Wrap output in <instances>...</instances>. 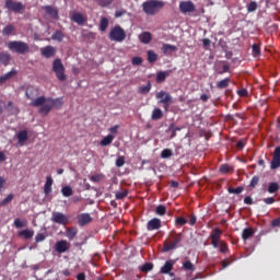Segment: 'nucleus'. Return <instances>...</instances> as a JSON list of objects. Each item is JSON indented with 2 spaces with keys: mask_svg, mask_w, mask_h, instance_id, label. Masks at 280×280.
<instances>
[{
  "mask_svg": "<svg viewBox=\"0 0 280 280\" xmlns=\"http://www.w3.org/2000/svg\"><path fill=\"white\" fill-rule=\"evenodd\" d=\"M25 95L28 100H32L30 106L39 108V115L47 117L51 113L52 108H62V98H52V97H38V89L34 86H28L26 89Z\"/></svg>",
  "mask_w": 280,
  "mask_h": 280,
  "instance_id": "1",
  "label": "nucleus"
},
{
  "mask_svg": "<svg viewBox=\"0 0 280 280\" xmlns=\"http://www.w3.org/2000/svg\"><path fill=\"white\" fill-rule=\"evenodd\" d=\"M183 242V233H176L172 231L168 237L164 241L162 253H170V250H176L178 245Z\"/></svg>",
  "mask_w": 280,
  "mask_h": 280,
  "instance_id": "2",
  "label": "nucleus"
},
{
  "mask_svg": "<svg viewBox=\"0 0 280 280\" xmlns=\"http://www.w3.org/2000/svg\"><path fill=\"white\" fill-rule=\"evenodd\" d=\"M163 8H165V2L161 0H149L142 3L144 14H148L149 16H154V14H158Z\"/></svg>",
  "mask_w": 280,
  "mask_h": 280,
  "instance_id": "3",
  "label": "nucleus"
},
{
  "mask_svg": "<svg viewBox=\"0 0 280 280\" xmlns=\"http://www.w3.org/2000/svg\"><path fill=\"white\" fill-rule=\"evenodd\" d=\"M9 51L13 54H19L20 56H25V54H30V44L23 40H12L7 44Z\"/></svg>",
  "mask_w": 280,
  "mask_h": 280,
  "instance_id": "4",
  "label": "nucleus"
},
{
  "mask_svg": "<svg viewBox=\"0 0 280 280\" xmlns=\"http://www.w3.org/2000/svg\"><path fill=\"white\" fill-rule=\"evenodd\" d=\"M67 69L65 68V65L62 63V59L56 58L52 61V72L55 73L57 80L59 82H65L67 80V74H66Z\"/></svg>",
  "mask_w": 280,
  "mask_h": 280,
  "instance_id": "5",
  "label": "nucleus"
},
{
  "mask_svg": "<svg viewBox=\"0 0 280 280\" xmlns=\"http://www.w3.org/2000/svg\"><path fill=\"white\" fill-rule=\"evenodd\" d=\"M156 100L159 101V104H163L164 110L167 113L170 110V106L174 104V98H172V95L165 91H160L155 94Z\"/></svg>",
  "mask_w": 280,
  "mask_h": 280,
  "instance_id": "6",
  "label": "nucleus"
},
{
  "mask_svg": "<svg viewBox=\"0 0 280 280\" xmlns=\"http://www.w3.org/2000/svg\"><path fill=\"white\" fill-rule=\"evenodd\" d=\"M109 40H115L116 43L126 40V31L121 26L116 25L109 32Z\"/></svg>",
  "mask_w": 280,
  "mask_h": 280,
  "instance_id": "7",
  "label": "nucleus"
},
{
  "mask_svg": "<svg viewBox=\"0 0 280 280\" xmlns=\"http://www.w3.org/2000/svg\"><path fill=\"white\" fill-rule=\"evenodd\" d=\"M4 8L15 13L25 11V4L21 2H15L14 0H5Z\"/></svg>",
  "mask_w": 280,
  "mask_h": 280,
  "instance_id": "8",
  "label": "nucleus"
},
{
  "mask_svg": "<svg viewBox=\"0 0 280 280\" xmlns=\"http://www.w3.org/2000/svg\"><path fill=\"white\" fill-rule=\"evenodd\" d=\"M50 220L54 224H61V226H67V224H69V215H66L62 212H52Z\"/></svg>",
  "mask_w": 280,
  "mask_h": 280,
  "instance_id": "9",
  "label": "nucleus"
},
{
  "mask_svg": "<svg viewBox=\"0 0 280 280\" xmlns=\"http://www.w3.org/2000/svg\"><path fill=\"white\" fill-rule=\"evenodd\" d=\"M179 12L182 14H189L191 12H196V4H194L190 0L180 1L179 2Z\"/></svg>",
  "mask_w": 280,
  "mask_h": 280,
  "instance_id": "10",
  "label": "nucleus"
},
{
  "mask_svg": "<svg viewBox=\"0 0 280 280\" xmlns=\"http://www.w3.org/2000/svg\"><path fill=\"white\" fill-rule=\"evenodd\" d=\"M220 237H222V230H220L219 228H215L210 235L211 245L213 246V248L220 247V242H222Z\"/></svg>",
  "mask_w": 280,
  "mask_h": 280,
  "instance_id": "11",
  "label": "nucleus"
},
{
  "mask_svg": "<svg viewBox=\"0 0 280 280\" xmlns=\"http://www.w3.org/2000/svg\"><path fill=\"white\" fill-rule=\"evenodd\" d=\"M280 167V147H276L270 163V170H279Z\"/></svg>",
  "mask_w": 280,
  "mask_h": 280,
  "instance_id": "12",
  "label": "nucleus"
},
{
  "mask_svg": "<svg viewBox=\"0 0 280 280\" xmlns=\"http://www.w3.org/2000/svg\"><path fill=\"white\" fill-rule=\"evenodd\" d=\"M69 248H71V245L66 240L58 241L55 244L56 253H60V254L67 253V250H69Z\"/></svg>",
  "mask_w": 280,
  "mask_h": 280,
  "instance_id": "13",
  "label": "nucleus"
},
{
  "mask_svg": "<svg viewBox=\"0 0 280 280\" xmlns=\"http://www.w3.org/2000/svg\"><path fill=\"white\" fill-rule=\"evenodd\" d=\"M40 54L44 58H54V56H56V47L45 46L40 48Z\"/></svg>",
  "mask_w": 280,
  "mask_h": 280,
  "instance_id": "14",
  "label": "nucleus"
},
{
  "mask_svg": "<svg viewBox=\"0 0 280 280\" xmlns=\"http://www.w3.org/2000/svg\"><path fill=\"white\" fill-rule=\"evenodd\" d=\"M161 229V219L153 218L147 223V230L148 231H159Z\"/></svg>",
  "mask_w": 280,
  "mask_h": 280,
  "instance_id": "15",
  "label": "nucleus"
},
{
  "mask_svg": "<svg viewBox=\"0 0 280 280\" xmlns=\"http://www.w3.org/2000/svg\"><path fill=\"white\" fill-rule=\"evenodd\" d=\"M78 222L80 226H86V224H91L93 222V218L89 213H82L78 215Z\"/></svg>",
  "mask_w": 280,
  "mask_h": 280,
  "instance_id": "16",
  "label": "nucleus"
},
{
  "mask_svg": "<svg viewBox=\"0 0 280 280\" xmlns=\"http://www.w3.org/2000/svg\"><path fill=\"white\" fill-rule=\"evenodd\" d=\"M140 43H142L143 45H150V43H152V33L145 31L142 32L139 36H138Z\"/></svg>",
  "mask_w": 280,
  "mask_h": 280,
  "instance_id": "17",
  "label": "nucleus"
},
{
  "mask_svg": "<svg viewBox=\"0 0 280 280\" xmlns=\"http://www.w3.org/2000/svg\"><path fill=\"white\" fill-rule=\"evenodd\" d=\"M177 50H178V47L172 44H163L162 46V51L164 56H172V54H174V51H177Z\"/></svg>",
  "mask_w": 280,
  "mask_h": 280,
  "instance_id": "18",
  "label": "nucleus"
},
{
  "mask_svg": "<svg viewBox=\"0 0 280 280\" xmlns=\"http://www.w3.org/2000/svg\"><path fill=\"white\" fill-rule=\"evenodd\" d=\"M71 19L78 25H83L84 23H86V16H84V14L82 13H73Z\"/></svg>",
  "mask_w": 280,
  "mask_h": 280,
  "instance_id": "19",
  "label": "nucleus"
},
{
  "mask_svg": "<svg viewBox=\"0 0 280 280\" xmlns=\"http://www.w3.org/2000/svg\"><path fill=\"white\" fill-rule=\"evenodd\" d=\"M174 270V262L172 260L165 261L164 266L161 268L160 272L162 275H170V272Z\"/></svg>",
  "mask_w": 280,
  "mask_h": 280,
  "instance_id": "20",
  "label": "nucleus"
},
{
  "mask_svg": "<svg viewBox=\"0 0 280 280\" xmlns=\"http://www.w3.org/2000/svg\"><path fill=\"white\" fill-rule=\"evenodd\" d=\"M54 185V178L51 176H48L46 178V183L44 185V194L45 196H49L51 194V186Z\"/></svg>",
  "mask_w": 280,
  "mask_h": 280,
  "instance_id": "21",
  "label": "nucleus"
},
{
  "mask_svg": "<svg viewBox=\"0 0 280 280\" xmlns=\"http://www.w3.org/2000/svg\"><path fill=\"white\" fill-rule=\"evenodd\" d=\"M170 73H172V70L158 72V74H156V82H158V84H161V82H165V80L167 78H170Z\"/></svg>",
  "mask_w": 280,
  "mask_h": 280,
  "instance_id": "22",
  "label": "nucleus"
},
{
  "mask_svg": "<svg viewBox=\"0 0 280 280\" xmlns=\"http://www.w3.org/2000/svg\"><path fill=\"white\" fill-rule=\"evenodd\" d=\"M43 10H45L46 14L51 16V19L58 20V10L54 9L51 5L43 7Z\"/></svg>",
  "mask_w": 280,
  "mask_h": 280,
  "instance_id": "23",
  "label": "nucleus"
},
{
  "mask_svg": "<svg viewBox=\"0 0 280 280\" xmlns=\"http://www.w3.org/2000/svg\"><path fill=\"white\" fill-rule=\"evenodd\" d=\"M14 75H16V70L12 69L11 71H9L5 74H3L2 77H0V84H5V82H8V80L14 78Z\"/></svg>",
  "mask_w": 280,
  "mask_h": 280,
  "instance_id": "24",
  "label": "nucleus"
},
{
  "mask_svg": "<svg viewBox=\"0 0 280 280\" xmlns=\"http://www.w3.org/2000/svg\"><path fill=\"white\" fill-rule=\"evenodd\" d=\"M150 91H152V83L150 81H148L147 85H141L138 89V93H140V95H148Z\"/></svg>",
  "mask_w": 280,
  "mask_h": 280,
  "instance_id": "25",
  "label": "nucleus"
},
{
  "mask_svg": "<svg viewBox=\"0 0 280 280\" xmlns=\"http://www.w3.org/2000/svg\"><path fill=\"white\" fill-rule=\"evenodd\" d=\"M151 119L153 121H159V119H163V110H161V108L159 107L154 108L151 115Z\"/></svg>",
  "mask_w": 280,
  "mask_h": 280,
  "instance_id": "26",
  "label": "nucleus"
},
{
  "mask_svg": "<svg viewBox=\"0 0 280 280\" xmlns=\"http://www.w3.org/2000/svg\"><path fill=\"white\" fill-rule=\"evenodd\" d=\"M19 237H24V240H32L34 237V231L33 230H22L19 232Z\"/></svg>",
  "mask_w": 280,
  "mask_h": 280,
  "instance_id": "27",
  "label": "nucleus"
},
{
  "mask_svg": "<svg viewBox=\"0 0 280 280\" xmlns=\"http://www.w3.org/2000/svg\"><path fill=\"white\" fill-rule=\"evenodd\" d=\"M11 59H12V56H10V54L8 52L0 54V65H4V67H8Z\"/></svg>",
  "mask_w": 280,
  "mask_h": 280,
  "instance_id": "28",
  "label": "nucleus"
},
{
  "mask_svg": "<svg viewBox=\"0 0 280 280\" xmlns=\"http://www.w3.org/2000/svg\"><path fill=\"white\" fill-rule=\"evenodd\" d=\"M51 40H57V43H62V40H65V33L62 31H56L51 35Z\"/></svg>",
  "mask_w": 280,
  "mask_h": 280,
  "instance_id": "29",
  "label": "nucleus"
},
{
  "mask_svg": "<svg viewBox=\"0 0 280 280\" xmlns=\"http://www.w3.org/2000/svg\"><path fill=\"white\" fill-rule=\"evenodd\" d=\"M253 235H255V230H253V228H247L243 231L242 238L246 242V240H250Z\"/></svg>",
  "mask_w": 280,
  "mask_h": 280,
  "instance_id": "30",
  "label": "nucleus"
},
{
  "mask_svg": "<svg viewBox=\"0 0 280 280\" xmlns=\"http://www.w3.org/2000/svg\"><path fill=\"white\" fill-rule=\"evenodd\" d=\"M279 189H280L279 183L271 182L268 185L267 191H268V194H277V191H279Z\"/></svg>",
  "mask_w": 280,
  "mask_h": 280,
  "instance_id": "31",
  "label": "nucleus"
},
{
  "mask_svg": "<svg viewBox=\"0 0 280 280\" xmlns=\"http://www.w3.org/2000/svg\"><path fill=\"white\" fill-rule=\"evenodd\" d=\"M78 235V229L75 228H67L66 230V236L68 240H73Z\"/></svg>",
  "mask_w": 280,
  "mask_h": 280,
  "instance_id": "32",
  "label": "nucleus"
},
{
  "mask_svg": "<svg viewBox=\"0 0 280 280\" xmlns=\"http://www.w3.org/2000/svg\"><path fill=\"white\" fill-rule=\"evenodd\" d=\"M147 56H148V62L152 63L159 60V55L154 52V50H148Z\"/></svg>",
  "mask_w": 280,
  "mask_h": 280,
  "instance_id": "33",
  "label": "nucleus"
},
{
  "mask_svg": "<svg viewBox=\"0 0 280 280\" xmlns=\"http://www.w3.org/2000/svg\"><path fill=\"white\" fill-rule=\"evenodd\" d=\"M252 54L254 58H259L261 56V47L259 46V44H254L252 46Z\"/></svg>",
  "mask_w": 280,
  "mask_h": 280,
  "instance_id": "34",
  "label": "nucleus"
},
{
  "mask_svg": "<svg viewBox=\"0 0 280 280\" xmlns=\"http://www.w3.org/2000/svg\"><path fill=\"white\" fill-rule=\"evenodd\" d=\"M229 84H231L230 78L222 79L217 83V89H228Z\"/></svg>",
  "mask_w": 280,
  "mask_h": 280,
  "instance_id": "35",
  "label": "nucleus"
},
{
  "mask_svg": "<svg viewBox=\"0 0 280 280\" xmlns=\"http://www.w3.org/2000/svg\"><path fill=\"white\" fill-rule=\"evenodd\" d=\"M27 139H28L27 130L24 129L18 133L19 143H25Z\"/></svg>",
  "mask_w": 280,
  "mask_h": 280,
  "instance_id": "36",
  "label": "nucleus"
},
{
  "mask_svg": "<svg viewBox=\"0 0 280 280\" xmlns=\"http://www.w3.org/2000/svg\"><path fill=\"white\" fill-rule=\"evenodd\" d=\"M128 196V189H120L115 192L116 200H124Z\"/></svg>",
  "mask_w": 280,
  "mask_h": 280,
  "instance_id": "37",
  "label": "nucleus"
},
{
  "mask_svg": "<svg viewBox=\"0 0 280 280\" xmlns=\"http://www.w3.org/2000/svg\"><path fill=\"white\" fill-rule=\"evenodd\" d=\"M11 34H14V25L9 24L3 27L2 35L3 36H11Z\"/></svg>",
  "mask_w": 280,
  "mask_h": 280,
  "instance_id": "38",
  "label": "nucleus"
},
{
  "mask_svg": "<svg viewBox=\"0 0 280 280\" xmlns=\"http://www.w3.org/2000/svg\"><path fill=\"white\" fill-rule=\"evenodd\" d=\"M114 139H115V136L108 135L101 140V145H103V147L110 145V143H113Z\"/></svg>",
  "mask_w": 280,
  "mask_h": 280,
  "instance_id": "39",
  "label": "nucleus"
},
{
  "mask_svg": "<svg viewBox=\"0 0 280 280\" xmlns=\"http://www.w3.org/2000/svg\"><path fill=\"white\" fill-rule=\"evenodd\" d=\"M61 194L65 198H70V196H73V188H71V186H65L61 189Z\"/></svg>",
  "mask_w": 280,
  "mask_h": 280,
  "instance_id": "40",
  "label": "nucleus"
},
{
  "mask_svg": "<svg viewBox=\"0 0 280 280\" xmlns=\"http://www.w3.org/2000/svg\"><path fill=\"white\" fill-rule=\"evenodd\" d=\"M182 130L180 127H176L174 124H171L168 127V132H171V139H174L176 137V132Z\"/></svg>",
  "mask_w": 280,
  "mask_h": 280,
  "instance_id": "41",
  "label": "nucleus"
},
{
  "mask_svg": "<svg viewBox=\"0 0 280 280\" xmlns=\"http://www.w3.org/2000/svg\"><path fill=\"white\" fill-rule=\"evenodd\" d=\"M219 172H220V174H229V172H233V168L229 164H222L219 167Z\"/></svg>",
  "mask_w": 280,
  "mask_h": 280,
  "instance_id": "42",
  "label": "nucleus"
},
{
  "mask_svg": "<svg viewBox=\"0 0 280 280\" xmlns=\"http://www.w3.org/2000/svg\"><path fill=\"white\" fill-rule=\"evenodd\" d=\"M141 272H151V270H154V264L152 262H145L141 268Z\"/></svg>",
  "mask_w": 280,
  "mask_h": 280,
  "instance_id": "43",
  "label": "nucleus"
},
{
  "mask_svg": "<svg viewBox=\"0 0 280 280\" xmlns=\"http://www.w3.org/2000/svg\"><path fill=\"white\" fill-rule=\"evenodd\" d=\"M184 270H188L189 272H194L196 270V267L194 266V262H190L189 260H186L183 264Z\"/></svg>",
  "mask_w": 280,
  "mask_h": 280,
  "instance_id": "44",
  "label": "nucleus"
},
{
  "mask_svg": "<svg viewBox=\"0 0 280 280\" xmlns=\"http://www.w3.org/2000/svg\"><path fill=\"white\" fill-rule=\"evenodd\" d=\"M171 156H174V151H172V149H164L161 152V159H171Z\"/></svg>",
  "mask_w": 280,
  "mask_h": 280,
  "instance_id": "45",
  "label": "nucleus"
},
{
  "mask_svg": "<svg viewBox=\"0 0 280 280\" xmlns=\"http://www.w3.org/2000/svg\"><path fill=\"white\" fill-rule=\"evenodd\" d=\"M14 200V195L13 194H9L1 202H0V207H7V205H10V202Z\"/></svg>",
  "mask_w": 280,
  "mask_h": 280,
  "instance_id": "46",
  "label": "nucleus"
},
{
  "mask_svg": "<svg viewBox=\"0 0 280 280\" xmlns=\"http://www.w3.org/2000/svg\"><path fill=\"white\" fill-rule=\"evenodd\" d=\"M156 215H165L167 213V208L163 205H159L155 209Z\"/></svg>",
  "mask_w": 280,
  "mask_h": 280,
  "instance_id": "47",
  "label": "nucleus"
},
{
  "mask_svg": "<svg viewBox=\"0 0 280 280\" xmlns=\"http://www.w3.org/2000/svg\"><path fill=\"white\" fill-rule=\"evenodd\" d=\"M218 248H219L220 253H222L223 255L229 253V245L224 241H221L219 243V247Z\"/></svg>",
  "mask_w": 280,
  "mask_h": 280,
  "instance_id": "48",
  "label": "nucleus"
},
{
  "mask_svg": "<svg viewBox=\"0 0 280 280\" xmlns=\"http://www.w3.org/2000/svg\"><path fill=\"white\" fill-rule=\"evenodd\" d=\"M100 30H101V32H106V30H108V19L103 18L101 20Z\"/></svg>",
  "mask_w": 280,
  "mask_h": 280,
  "instance_id": "49",
  "label": "nucleus"
},
{
  "mask_svg": "<svg viewBox=\"0 0 280 280\" xmlns=\"http://www.w3.org/2000/svg\"><path fill=\"white\" fill-rule=\"evenodd\" d=\"M228 191H229V194H236V195H240V194H242V191H244V186H238V187H236V188L229 187V188H228Z\"/></svg>",
  "mask_w": 280,
  "mask_h": 280,
  "instance_id": "50",
  "label": "nucleus"
},
{
  "mask_svg": "<svg viewBox=\"0 0 280 280\" xmlns=\"http://www.w3.org/2000/svg\"><path fill=\"white\" fill-rule=\"evenodd\" d=\"M124 165H126V158L120 155L116 160V167H124Z\"/></svg>",
  "mask_w": 280,
  "mask_h": 280,
  "instance_id": "51",
  "label": "nucleus"
},
{
  "mask_svg": "<svg viewBox=\"0 0 280 280\" xmlns=\"http://www.w3.org/2000/svg\"><path fill=\"white\" fill-rule=\"evenodd\" d=\"M185 224H187V219H185L183 217L175 219L176 226H185Z\"/></svg>",
  "mask_w": 280,
  "mask_h": 280,
  "instance_id": "52",
  "label": "nucleus"
},
{
  "mask_svg": "<svg viewBox=\"0 0 280 280\" xmlns=\"http://www.w3.org/2000/svg\"><path fill=\"white\" fill-rule=\"evenodd\" d=\"M143 63V58L141 57H133L131 59V65H133V67H139V65Z\"/></svg>",
  "mask_w": 280,
  "mask_h": 280,
  "instance_id": "53",
  "label": "nucleus"
},
{
  "mask_svg": "<svg viewBox=\"0 0 280 280\" xmlns=\"http://www.w3.org/2000/svg\"><path fill=\"white\" fill-rule=\"evenodd\" d=\"M257 8H258L257 2L252 1L247 4V12H255Z\"/></svg>",
  "mask_w": 280,
  "mask_h": 280,
  "instance_id": "54",
  "label": "nucleus"
},
{
  "mask_svg": "<svg viewBox=\"0 0 280 280\" xmlns=\"http://www.w3.org/2000/svg\"><path fill=\"white\" fill-rule=\"evenodd\" d=\"M101 8H108L113 3V0H97Z\"/></svg>",
  "mask_w": 280,
  "mask_h": 280,
  "instance_id": "55",
  "label": "nucleus"
},
{
  "mask_svg": "<svg viewBox=\"0 0 280 280\" xmlns=\"http://www.w3.org/2000/svg\"><path fill=\"white\" fill-rule=\"evenodd\" d=\"M257 185H259V176L255 175V176L252 178L249 186L253 187V188H255V187H257Z\"/></svg>",
  "mask_w": 280,
  "mask_h": 280,
  "instance_id": "56",
  "label": "nucleus"
},
{
  "mask_svg": "<svg viewBox=\"0 0 280 280\" xmlns=\"http://www.w3.org/2000/svg\"><path fill=\"white\" fill-rule=\"evenodd\" d=\"M14 226L15 229H23V226H25V222L21 221V219H15Z\"/></svg>",
  "mask_w": 280,
  "mask_h": 280,
  "instance_id": "57",
  "label": "nucleus"
},
{
  "mask_svg": "<svg viewBox=\"0 0 280 280\" xmlns=\"http://www.w3.org/2000/svg\"><path fill=\"white\" fill-rule=\"evenodd\" d=\"M45 240H46V236H45L44 233H39V234H37V235L35 236V242H36L37 244L40 243V242H45Z\"/></svg>",
  "mask_w": 280,
  "mask_h": 280,
  "instance_id": "58",
  "label": "nucleus"
},
{
  "mask_svg": "<svg viewBox=\"0 0 280 280\" xmlns=\"http://www.w3.org/2000/svg\"><path fill=\"white\" fill-rule=\"evenodd\" d=\"M237 95H240V97H248V90L241 89L237 91Z\"/></svg>",
  "mask_w": 280,
  "mask_h": 280,
  "instance_id": "59",
  "label": "nucleus"
},
{
  "mask_svg": "<svg viewBox=\"0 0 280 280\" xmlns=\"http://www.w3.org/2000/svg\"><path fill=\"white\" fill-rule=\"evenodd\" d=\"M277 200L273 197H267L264 199L265 205H275Z\"/></svg>",
  "mask_w": 280,
  "mask_h": 280,
  "instance_id": "60",
  "label": "nucleus"
},
{
  "mask_svg": "<svg viewBox=\"0 0 280 280\" xmlns=\"http://www.w3.org/2000/svg\"><path fill=\"white\" fill-rule=\"evenodd\" d=\"M245 145H246V142L244 140H238L236 142L237 150H244Z\"/></svg>",
  "mask_w": 280,
  "mask_h": 280,
  "instance_id": "61",
  "label": "nucleus"
},
{
  "mask_svg": "<svg viewBox=\"0 0 280 280\" xmlns=\"http://www.w3.org/2000/svg\"><path fill=\"white\" fill-rule=\"evenodd\" d=\"M90 180H92V183H100L102 180V176L101 175H92L90 177Z\"/></svg>",
  "mask_w": 280,
  "mask_h": 280,
  "instance_id": "62",
  "label": "nucleus"
},
{
  "mask_svg": "<svg viewBox=\"0 0 280 280\" xmlns=\"http://www.w3.org/2000/svg\"><path fill=\"white\" fill-rule=\"evenodd\" d=\"M244 203L245 205H255V201H253V197L247 196L244 198Z\"/></svg>",
  "mask_w": 280,
  "mask_h": 280,
  "instance_id": "63",
  "label": "nucleus"
},
{
  "mask_svg": "<svg viewBox=\"0 0 280 280\" xmlns=\"http://www.w3.org/2000/svg\"><path fill=\"white\" fill-rule=\"evenodd\" d=\"M271 226L276 228V226H280V218H277L275 220L271 221Z\"/></svg>",
  "mask_w": 280,
  "mask_h": 280,
  "instance_id": "64",
  "label": "nucleus"
}]
</instances>
